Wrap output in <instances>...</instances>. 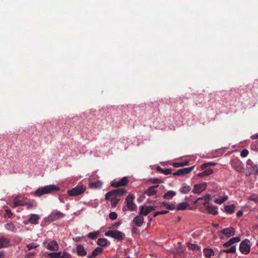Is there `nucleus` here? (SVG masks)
<instances>
[{
	"label": "nucleus",
	"instance_id": "obj_1",
	"mask_svg": "<svg viewBox=\"0 0 258 258\" xmlns=\"http://www.w3.org/2000/svg\"><path fill=\"white\" fill-rule=\"evenodd\" d=\"M60 187L54 184H50L37 189L34 192V195L37 197H40L45 194H51L54 191H59Z\"/></svg>",
	"mask_w": 258,
	"mask_h": 258
},
{
	"label": "nucleus",
	"instance_id": "obj_2",
	"mask_svg": "<svg viewBox=\"0 0 258 258\" xmlns=\"http://www.w3.org/2000/svg\"><path fill=\"white\" fill-rule=\"evenodd\" d=\"M105 235L111 237L118 241H122L125 237V234L118 230H109L105 233Z\"/></svg>",
	"mask_w": 258,
	"mask_h": 258
},
{
	"label": "nucleus",
	"instance_id": "obj_3",
	"mask_svg": "<svg viewBox=\"0 0 258 258\" xmlns=\"http://www.w3.org/2000/svg\"><path fill=\"white\" fill-rule=\"evenodd\" d=\"M126 192V190L125 189L122 188L113 189V190L106 193L105 197V200H109V198L110 197H117V196H122L123 194H125Z\"/></svg>",
	"mask_w": 258,
	"mask_h": 258
},
{
	"label": "nucleus",
	"instance_id": "obj_4",
	"mask_svg": "<svg viewBox=\"0 0 258 258\" xmlns=\"http://www.w3.org/2000/svg\"><path fill=\"white\" fill-rule=\"evenodd\" d=\"M86 190L84 185H77L71 189L68 190L67 193L70 196H77L83 193Z\"/></svg>",
	"mask_w": 258,
	"mask_h": 258
},
{
	"label": "nucleus",
	"instance_id": "obj_5",
	"mask_svg": "<svg viewBox=\"0 0 258 258\" xmlns=\"http://www.w3.org/2000/svg\"><path fill=\"white\" fill-rule=\"evenodd\" d=\"M250 241L245 239L243 240L239 245V250L243 254H248L250 250V246L249 245Z\"/></svg>",
	"mask_w": 258,
	"mask_h": 258
},
{
	"label": "nucleus",
	"instance_id": "obj_6",
	"mask_svg": "<svg viewBox=\"0 0 258 258\" xmlns=\"http://www.w3.org/2000/svg\"><path fill=\"white\" fill-rule=\"evenodd\" d=\"M135 196L133 194H129L125 199V203L126 204L127 209L130 211H135L137 206L134 202Z\"/></svg>",
	"mask_w": 258,
	"mask_h": 258
},
{
	"label": "nucleus",
	"instance_id": "obj_7",
	"mask_svg": "<svg viewBox=\"0 0 258 258\" xmlns=\"http://www.w3.org/2000/svg\"><path fill=\"white\" fill-rule=\"evenodd\" d=\"M230 164L232 167L237 171L242 172L243 168V164L238 159H233L230 161Z\"/></svg>",
	"mask_w": 258,
	"mask_h": 258
},
{
	"label": "nucleus",
	"instance_id": "obj_8",
	"mask_svg": "<svg viewBox=\"0 0 258 258\" xmlns=\"http://www.w3.org/2000/svg\"><path fill=\"white\" fill-rule=\"evenodd\" d=\"M207 186L206 182L195 184L192 192L195 194H200L206 189Z\"/></svg>",
	"mask_w": 258,
	"mask_h": 258
},
{
	"label": "nucleus",
	"instance_id": "obj_9",
	"mask_svg": "<svg viewBox=\"0 0 258 258\" xmlns=\"http://www.w3.org/2000/svg\"><path fill=\"white\" fill-rule=\"evenodd\" d=\"M195 167V166L194 165L191 167L181 168L177 171L173 173V175L175 176L184 175L190 173L194 169Z\"/></svg>",
	"mask_w": 258,
	"mask_h": 258
},
{
	"label": "nucleus",
	"instance_id": "obj_10",
	"mask_svg": "<svg viewBox=\"0 0 258 258\" xmlns=\"http://www.w3.org/2000/svg\"><path fill=\"white\" fill-rule=\"evenodd\" d=\"M129 180L127 177H123L118 181H113L111 184V186L114 187L125 186L127 184Z\"/></svg>",
	"mask_w": 258,
	"mask_h": 258
},
{
	"label": "nucleus",
	"instance_id": "obj_11",
	"mask_svg": "<svg viewBox=\"0 0 258 258\" xmlns=\"http://www.w3.org/2000/svg\"><path fill=\"white\" fill-rule=\"evenodd\" d=\"M221 232L227 237H230L235 234V230L231 227L224 228L221 230Z\"/></svg>",
	"mask_w": 258,
	"mask_h": 258
},
{
	"label": "nucleus",
	"instance_id": "obj_12",
	"mask_svg": "<svg viewBox=\"0 0 258 258\" xmlns=\"http://www.w3.org/2000/svg\"><path fill=\"white\" fill-rule=\"evenodd\" d=\"M58 247L56 241L54 240L51 241L47 245V248L51 251H56L58 250Z\"/></svg>",
	"mask_w": 258,
	"mask_h": 258
},
{
	"label": "nucleus",
	"instance_id": "obj_13",
	"mask_svg": "<svg viewBox=\"0 0 258 258\" xmlns=\"http://www.w3.org/2000/svg\"><path fill=\"white\" fill-rule=\"evenodd\" d=\"M240 241V238L239 237H235L230 239L228 241L225 242L223 246L224 247H227L232 244L238 242Z\"/></svg>",
	"mask_w": 258,
	"mask_h": 258
},
{
	"label": "nucleus",
	"instance_id": "obj_14",
	"mask_svg": "<svg viewBox=\"0 0 258 258\" xmlns=\"http://www.w3.org/2000/svg\"><path fill=\"white\" fill-rule=\"evenodd\" d=\"M133 223L138 227H141L144 221V218L140 214L133 219Z\"/></svg>",
	"mask_w": 258,
	"mask_h": 258
},
{
	"label": "nucleus",
	"instance_id": "obj_15",
	"mask_svg": "<svg viewBox=\"0 0 258 258\" xmlns=\"http://www.w3.org/2000/svg\"><path fill=\"white\" fill-rule=\"evenodd\" d=\"M158 185H157L150 186L145 191V194H147L148 196H151L155 195L157 192L156 188L158 187Z\"/></svg>",
	"mask_w": 258,
	"mask_h": 258
},
{
	"label": "nucleus",
	"instance_id": "obj_16",
	"mask_svg": "<svg viewBox=\"0 0 258 258\" xmlns=\"http://www.w3.org/2000/svg\"><path fill=\"white\" fill-rule=\"evenodd\" d=\"M77 252L79 256H84L87 254L84 246L82 244H78L77 247Z\"/></svg>",
	"mask_w": 258,
	"mask_h": 258
},
{
	"label": "nucleus",
	"instance_id": "obj_17",
	"mask_svg": "<svg viewBox=\"0 0 258 258\" xmlns=\"http://www.w3.org/2000/svg\"><path fill=\"white\" fill-rule=\"evenodd\" d=\"M64 214L62 213L59 211H57L51 213L49 216V218H50L51 220H56L58 219L62 218Z\"/></svg>",
	"mask_w": 258,
	"mask_h": 258
},
{
	"label": "nucleus",
	"instance_id": "obj_18",
	"mask_svg": "<svg viewBox=\"0 0 258 258\" xmlns=\"http://www.w3.org/2000/svg\"><path fill=\"white\" fill-rule=\"evenodd\" d=\"M206 207V209L208 211L209 213L213 215H215L218 214V211H217V206L211 205H208Z\"/></svg>",
	"mask_w": 258,
	"mask_h": 258
},
{
	"label": "nucleus",
	"instance_id": "obj_19",
	"mask_svg": "<svg viewBox=\"0 0 258 258\" xmlns=\"http://www.w3.org/2000/svg\"><path fill=\"white\" fill-rule=\"evenodd\" d=\"M10 245V241L5 237L0 238V248L7 247Z\"/></svg>",
	"mask_w": 258,
	"mask_h": 258
},
{
	"label": "nucleus",
	"instance_id": "obj_20",
	"mask_svg": "<svg viewBox=\"0 0 258 258\" xmlns=\"http://www.w3.org/2000/svg\"><path fill=\"white\" fill-rule=\"evenodd\" d=\"M103 251V248L101 247H97L91 253V255H88L87 258H93V257H95L97 256L99 253H101Z\"/></svg>",
	"mask_w": 258,
	"mask_h": 258
},
{
	"label": "nucleus",
	"instance_id": "obj_21",
	"mask_svg": "<svg viewBox=\"0 0 258 258\" xmlns=\"http://www.w3.org/2000/svg\"><path fill=\"white\" fill-rule=\"evenodd\" d=\"M176 194V192L173 190H169L166 192L163 196V198L167 200H171Z\"/></svg>",
	"mask_w": 258,
	"mask_h": 258
},
{
	"label": "nucleus",
	"instance_id": "obj_22",
	"mask_svg": "<svg viewBox=\"0 0 258 258\" xmlns=\"http://www.w3.org/2000/svg\"><path fill=\"white\" fill-rule=\"evenodd\" d=\"M102 185V183L101 181H97L96 182H90L89 184V186L92 189H96L101 188Z\"/></svg>",
	"mask_w": 258,
	"mask_h": 258
},
{
	"label": "nucleus",
	"instance_id": "obj_23",
	"mask_svg": "<svg viewBox=\"0 0 258 258\" xmlns=\"http://www.w3.org/2000/svg\"><path fill=\"white\" fill-rule=\"evenodd\" d=\"M213 172V170L212 169L210 168H208V169L204 170L203 172H202L201 173H199L198 174V176L200 177H202L205 176L209 175L211 174H212Z\"/></svg>",
	"mask_w": 258,
	"mask_h": 258
},
{
	"label": "nucleus",
	"instance_id": "obj_24",
	"mask_svg": "<svg viewBox=\"0 0 258 258\" xmlns=\"http://www.w3.org/2000/svg\"><path fill=\"white\" fill-rule=\"evenodd\" d=\"M203 252L205 256L207 258H209L214 254V251L212 248H204Z\"/></svg>",
	"mask_w": 258,
	"mask_h": 258
},
{
	"label": "nucleus",
	"instance_id": "obj_25",
	"mask_svg": "<svg viewBox=\"0 0 258 258\" xmlns=\"http://www.w3.org/2000/svg\"><path fill=\"white\" fill-rule=\"evenodd\" d=\"M39 219V216L36 214H32L28 219V221L34 224L38 223V220Z\"/></svg>",
	"mask_w": 258,
	"mask_h": 258
},
{
	"label": "nucleus",
	"instance_id": "obj_26",
	"mask_svg": "<svg viewBox=\"0 0 258 258\" xmlns=\"http://www.w3.org/2000/svg\"><path fill=\"white\" fill-rule=\"evenodd\" d=\"M150 212L146 206H141L140 207V214L142 216H147Z\"/></svg>",
	"mask_w": 258,
	"mask_h": 258
},
{
	"label": "nucleus",
	"instance_id": "obj_27",
	"mask_svg": "<svg viewBox=\"0 0 258 258\" xmlns=\"http://www.w3.org/2000/svg\"><path fill=\"white\" fill-rule=\"evenodd\" d=\"M235 205L231 204L230 205H227L225 206V211L229 214H232L234 213L235 211Z\"/></svg>",
	"mask_w": 258,
	"mask_h": 258
},
{
	"label": "nucleus",
	"instance_id": "obj_28",
	"mask_svg": "<svg viewBox=\"0 0 258 258\" xmlns=\"http://www.w3.org/2000/svg\"><path fill=\"white\" fill-rule=\"evenodd\" d=\"M187 246L190 249H192L195 251H200L201 250V247L198 245L196 244L188 243L187 244Z\"/></svg>",
	"mask_w": 258,
	"mask_h": 258
},
{
	"label": "nucleus",
	"instance_id": "obj_29",
	"mask_svg": "<svg viewBox=\"0 0 258 258\" xmlns=\"http://www.w3.org/2000/svg\"><path fill=\"white\" fill-rule=\"evenodd\" d=\"M187 206L188 204L186 202L179 203L176 207V210L180 211L185 210L186 209Z\"/></svg>",
	"mask_w": 258,
	"mask_h": 258
},
{
	"label": "nucleus",
	"instance_id": "obj_30",
	"mask_svg": "<svg viewBox=\"0 0 258 258\" xmlns=\"http://www.w3.org/2000/svg\"><path fill=\"white\" fill-rule=\"evenodd\" d=\"M108 241L106 238H99L97 240V244L102 247L106 246L108 244Z\"/></svg>",
	"mask_w": 258,
	"mask_h": 258
},
{
	"label": "nucleus",
	"instance_id": "obj_31",
	"mask_svg": "<svg viewBox=\"0 0 258 258\" xmlns=\"http://www.w3.org/2000/svg\"><path fill=\"white\" fill-rule=\"evenodd\" d=\"M5 228L8 230L16 232L17 231V228L12 223H8L6 224Z\"/></svg>",
	"mask_w": 258,
	"mask_h": 258
},
{
	"label": "nucleus",
	"instance_id": "obj_32",
	"mask_svg": "<svg viewBox=\"0 0 258 258\" xmlns=\"http://www.w3.org/2000/svg\"><path fill=\"white\" fill-rule=\"evenodd\" d=\"M161 205L163 206L166 207V208L170 210H172L175 209V206L173 204H169L165 202H162L161 203Z\"/></svg>",
	"mask_w": 258,
	"mask_h": 258
},
{
	"label": "nucleus",
	"instance_id": "obj_33",
	"mask_svg": "<svg viewBox=\"0 0 258 258\" xmlns=\"http://www.w3.org/2000/svg\"><path fill=\"white\" fill-rule=\"evenodd\" d=\"M228 199L227 196H224L223 197L216 199L214 200V202L216 204H222L225 201H226Z\"/></svg>",
	"mask_w": 258,
	"mask_h": 258
},
{
	"label": "nucleus",
	"instance_id": "obj_34",
	"mask_svg": "<svg viewBox=\"0 0 258 258\" xmlns=\"http://www.w3.org/2000/svg\"><path fill=\"white\" fill-rule=\"evenodd\" d=\"M188 164V161H184L181 162H174L172 165L174 167H183Z\"/></svg>",
	"mask_w": 258,
	"mask_h": 258
},
{
	"label": "nucleus",
	"instance_id": "obj_35",
	"mask_svg": "<svg viewBox=\"0 0 258 258\" xmlns=\"http://www.w3.org/2000/svg\"><path fill=\"white\" fill-rule=\"evenodd\" d=\"M191 189V187L189 185H184L182 186L180 189V191L182 194H187L188 192Z\"/></svg>",
	"mask_w": 258,
	"mask_h": 258
},
{
	"label": "nucleus",
	"instance_id": "obj_36",
	"mask_svg": "<svg viewBox=\"0 0 258 258\" xmlns=\"http://www.w3.org/2000/svg\"><path fill=\"white\" fill-rule=\"evenodd\" d=\"M111 202V206L112 207H115L116 206L119 199H117L115 197H110L109 199Z\"/></svg>",
	"mask_w": 258,
	"mask_h": 258
},
{
	"label": "nucleus",
	"instance_id": "obj_37",
	"mask_svg": "<svg viewBox=\"0 0 258 258\" xmlns=\"http://www.w3.org/2000/svg\"><path fill=\"white\" fill-rule=\"evenodd\" d=\"M13 204L14 207H16L19 206H23L24 205V202L22 200L14 199L13 200Z\"/></svg>",
	"mask_w": 258,
	"mask_h": 258
},
{
	"label": "nucleus",
	"instance_id": "obj_38",
	"mask_svg": "<svg viewBox=\"0 0 258 258\" xmlns=\"http://www.w3.org/2000/svg\"><path fill=\"white\" fill-rule=\"evenodd\" d=\"M236 246H232L230 248L221 250V252L235 253L236 252Z\"/></svg>",
	"mask_w": 258,
	"mask_h": 258
},
{
	"label": "nucleus",
	"instance_id": "obj_39",
	"mask_svg": "<svg viewBox=\"0 0 258 258\" xmlns=\"http://www.w3.org/2000/svg\"><path fill=\"white\" fill-rule=\"evenodd\" d=\"M99 232L98 231L92 232L88 234V237L92 239H95L99 236Z\"/></svg>",
	"mask_w": 258,
	"mask_h": 258
},
{
	"label": "nucleus",
	"instance_id": "obj_40",
	"mask_svg": "<svg viewBox=\"0 0 258 258\" xmlns=\"http://www.w3.org/2000/svg\"><path fill=\"white\" fill-rule=\"evenodd\" d=\"M61 255V252H52L49 253L47 254V256L50 258H59Z\"/></svg>",
	"mask_w": 258,
	"mask_h": 258
},
{
	"label": "nucleus",
	"instance_id": "obj_41",
	"mask_svg": "<svg viewBox=\"0 0 258 258\" xmlns=\"http://www.w3.org/2000/svg\"><path fill=\"white\" fill-rule=\"evenodd\" d=\"M26 246L29 250H31L38 247L39 246V244L34 242H32L27 244Z\"/></svg>",
	"mask_w": 258,
	"mask_h": 258
},
{
	"label": "nucleus",
	"instance_id": "obj_42",
	"mask_svg": "<svg viewBox=\"0 0 258 258\" xmlns=\"http://www.w3.org/2000/svg\"><path fill=\"white\" fill-rule=\"evenodd\" d=\"M210 199H211L210 195H209L208 194H206V195H204V196H203L202 197H200V198H198V199L197 200L196 203H197L198 201H199L200 200H205V201H209Z\"/></svg>",
	"mask_w": 258,
	"mask_h": 258
},
{
	"label": "nucleus",
	"instance_id": "obj_43",
	"mask_svg": "<svg viewBox=\"0 0 258 258\" xmlns=\"http://www.w3.org/2000/svg\"><path fill=\"white\" fill-rule=\"evenodd\" d=\"M109 217L111 220H114L117 217V215L115 212H111L109 214Z\"/></svg>",
	"mask_w": 258,
	"mask_h": 258
},
{
	"label": "nucleus",
	"instance_id": "obj_44",
	"mask_svg": "<svg viewBox=\"0 0 258 258\" xmlns=\"http://www.w3.org/2000/svg\"><path fill=\"white\" fill-rule=\"evenodd\" d=\"M248 154V151L247 149H243L240 152V156L242 157H245Z\"/></svg>",
	"mask_w": 258,
	"mask_h": 258
},
{
	"label": "nucleus",
	"instance_id": "obj_45",
	"mask_svg": "<svg viewBox=\"0 0 258 258\" xmlns=\"http://www.w3.org/2000/svg\"><path fill=\"white\" fill-rule=\"evenodd\" d=\"M151 182L154 184H157V183H160L163 182V181L162 179L155 178L151 179Z\"/></svg>",
	"mask_w": 258,
	"mask_h": 258
},
{
	"label": "nucleus",
	"instance_id": "obj_46",
	"mask_svg": "<svg viewBox=\"0 0 258 258\" xmlns=\"http://www.w3.org/2000/svg\"><path fill=\"white\" fill-rule=\"evenodd\" d=\"M168 213V211H158L154 213L153 217H156L158 215H162V214H165Z\"/></svg>",
	"mask_w": 258,
	"mask_h": 258
},
{
	"label": "nucleus",
	"instance_id": "obj_47",
	"mask_svg": "<svg viewBox=\"0 0 258 258\" xmlns=\"http://www.w3.org/2000/svg\"><path fill=\"white\" fill-rule=\"evenodd\" d=\"M59 258H71V255L68 252H63L62 254L60 255Z\"/></svg>",
	"mask_w": 258,
	"mask_h": 258
},
{
	"label": "nucleus",
	"instance_id": "obj_48",
	"mask_svg": "<svg viewBox=\"0 0 258 258\" xmlns=\"http://www.w3.org/2000/svg\"><path fill=\"white\" fill-rule=\"evenodd\" d=\"M13 215V214L10 210H6V216H7L8 218H11Z\"/></svg>",
	"mask_w": 258,
	"mask_h": 258
},
{
	"label": "nucleus",
	"instance_id": "obj_49",
	"mask_svg": "<svg viewBox=\"0 0 258 258\" xmlns=\"http://www.w3.org/2000/svg\"><path fill=\"white\" fill-rule=\"evenodd\" d=\"M26 207L27 209H32L33 207V205L31 203H27V202H24V205Z\"/></svg>",
	"mask_w": 258,
	"mask_h": 258
},
{
	"label": "nucleus",
	"instance_id": "obj_50",
	"mask_svg": "<svg viewBox=\"0 0 258 258\" xmlns=\"http://www.w3.org/2000/svg\"><path fill=\"white\" fill-rule=\"evenodd\" d=\"M209 166H210V163H205L201 165V168L202 170H206Z\"/></svg>",
	"mask_w": 258,
	"mask_h": 258
},
{
	"label": "nucleus",
	"instance_id": "obj_51",
	"mask_svg": "<svg viewBox=\"0 0 258 258\" xmlns=\"http://www.w3.org/2000/svg\"><path fill=\"white\" fill-rule=\"evenodd\" d=\"M162 173H164L165 175L170 174L171 173V169L169 168L163 169V171Z\"/></svg>",
	"mask_w": 258,
	"mask_h": 258
},
{
	"label": "nucleus",
	"instance_id": "obj_52",
	"mask_svg": "<svg viewBox=\"0 0 258 258\" xmlns=\"http://www.w3.org/2000/svg\"><path fill=\"white\" fill-rule=\"evenodd\" d=\"M146 207L150 212L155 210V207L153 206H146Z\"/></svg>",
	"mask_w": 258,
	"mask_h": 258
},
{
	"label": "nucleus",
	"instance_id": "obj_53",
	"mask_svg": "<svg viewBox=\"0 0 258 258\" xmlns=\"http://www.w3.org/2000/svg\"><path fill=\"white\" fill-rule=\"evenodd\" d=\"M253 170L255 171L256 173H258V165H254L252 167Z\"/></svg>",
	"mask_w": 258,
	"mask_h": 258
},
{
	"label": "nucleus",
	"instance_id": "obj_54",
	"mask_svg": "<svg viewBox=\"0 0 258 258\" xmlns=\"http://www.w3.org/2000/svg\"><path fill=\"white\" fill-rule=\"evenodd\" d=\"M243 211L242 210H239L236 213V216L237 217H240L243 215Z\"/></svg>",
	"mask_w": 258,
	"mask_h": 258
},
{
	"label": "nucleus",
	"instance_id": "obj_55",
	"mask_svg": "<svg viewBox=\"0 0 258 258\" xmlns=\"http://www.w3.org/2000/svg\"><path fill=\"white\" fill-rule=\"evenodd\" d=\"M157 171L161 172L162 173L163 171V169L160 166H158L156 168Z\"/></svg>",
	"mask_w": 258,
	"mask_h": 258
},
{
	"label": "nucleus",
	"instance_id": "obj_56",
	"mask_svg": "<svg viewBox=\"0 0 258 258\" xmlns=\"http://www.w3.org/2000/svg\"><path fill=\"white\" fill-rule=\"evenodd\" d=\"M251 138L252 139H258V133L252 135Z\"/></svg>",
	"mask_w": 258,
	"mask_h": 258
},
{
	"label": "nucleus",
	"instance_id": "obj_57",
	"mask_svg": "<svg viewBox=\"0 0 258 258\" xmlns=\"http://www.w3.org/2000/svg\"><path fill=\"white\" fill-rule=\"evenodd\" d=\"M0 258H5L4 253L3 251H0Z\"/></svg>",
	"mask_w": 258,
	"mask_h": 258
},
{
	"label": "nucleus",
	"instance_id": "obj_58",
	"mask_svg": "<svg viewBox=\"0 0 258 258\" xmlns=\"http://www.w3.org/2000/svg\"><path fill=\"white\" fill-rule=\"evenodd\" d=\"M208 163H210V166H211V165H215L216 164V163H214V162H208Z\"/></svg>",
	"mask_w": 258,
	"mask_h": 258
},
{
	"label": "nucleus",
	"instance_id": "obj_59",
	"mask_svg": "<svg viewBox=\"0 0 258 258\" xmlns=\"http://www.w3.org/2000/svg\"><path fill=\"white\" fill-rule=\"evenodd\" d=\"M80 239H81L80 237H77V238H76V241H80Z\"/></svg>",
	"mask_w": 258,
	"mask_h": 258
},
{
	"label": "nucleus",
	"instance_id": "obj_60",
	"mask_svg": "<svg viewBox=\"0 0 258 258\" xmlns=\"http://www.w3.org/2000/svg\"><path fill=\"white\" fill-rule=\"evenodd\" d=\"M252 161L250 160H248L247 162V164H250V162H251Z\"/></svg>",
	"mask_w": 258,
	"mask_h": 258
},
{
	"label": "nucleus",
	"instance_id": "obj_61",
	"mask_svg": "<svg viewBox=\"0 0 258 258\" xmlns=\"http://www.w3.org/2000/svg\"><path fill=\"white\" fill-rule=\"evenodd\" d=\"M122 210H123V211H126V208H125V207H124L122 208Z\"/></svg>",
	"mask_w": 258,
	"mask_h": 258
},
{
	"label": "nucleus",
	"instance_id": "obj_62",
	"mask_svg": "<svg viewBox=\"0 0 258 258\" xmlns=\"http://www.w3.org/2000/svg\"><path fill=\"white\" fill-rule=\"evenodd\" d=\"M119 224H120V223H119V222L116 223H115V226H118Z\"/></svg>",
	"mask_w": 258,
	"mask_h": 258
},
{
	"label": "nucleus",
	"instance_id": "obj_63",
	"mask_svg": "<svg viewBox=\"0 0 258 258\" xmlns=\"http://www.w3.org/2000/svg\"><path fill=\"white\" fill-rule=\"evenodd\" d=\"M148 218H149V221H152V218L149 217H148Z\"/></svg>",
	"mask_w": 258,
	"mask_h": 258
},
{
	"label": "nucleus",
	"instance_id": "obj_64",
	"mask_svg": "<svg viewBox=\"0 0 258 258\" xmlns=\"http://www.w3.org/2000/svg\"><path fill=\"white\" fill-rule=\"evenodd\" d=\"M214 227H217L218 226V224H214L213 225Z\"/></svg>",
	"mask_w": 258,
	"mask_h": 258
}]
</instances>
